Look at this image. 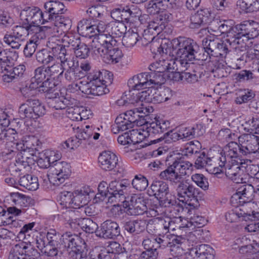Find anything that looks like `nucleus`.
I'll return each instance as SVG.
<instances>
[{
  "label": "nucleus",
  "mask_w": 259,
  "mask_h": 259,
  "mask_svg": "<svg viewBox=\"0 0 259 259\" xmlns=\"http://www.w3.org/2000/svg\"><path fill=\"white\" fill-rule=\"evenodd\" d=\"M168 185L162 181H153L150 187V190H148V194L150 196H154L157 198H161L164 195H168Z\"/></svg>",
  "instance_id": "7c9ffc66"
},
{
  "label": "nucleus",
  "mask_w": 259,
  "mask_h": 259,
  "mask_svg": "<svg viewBox=\"0 0 259 259\" xmlns=\"http://www.w3.org/2000/svg\"><path fill=\"white\" fill-rule=\"evenodd\" d=\"M177 195L180 201L187 203L193 208L198 205V196L199 194V189L196 188L189 180H181L178 183L176 188Z\"/></svg>",
  "instance_id": "39448f33"
},
{
  "label": "nucleus",
  "mask_w": 259,
  "mask_h": 259,
  "mask_svg": "<svg viewBox=\"0 0 259 259\" xmlns=\"http://www.w3.org/2000/svg\"><path fill=\"white\" fill-rule=\"evenodd\" d=\"M255 97L254 93L251 90L244 89L239 92L238 96L235 102L237 104L245 103L251 100Z\"/></svg>",
  "instance_id": "6e6d98bb"
},
{
  "label": "nucleus",
  "mask_w": 259,
  "mask_h": 259,
  "mask_svg": "<svg viewBox=\"0 0 259 259\" xmlns=\"http://www.w3.org/2000/svg\"><path fill=\"white\" fill-rule=\"evenodd\" d=\"M40 14L41 10L38 8H29L22 12L21 16L23 15L26 17L25 20L27 24L39 26V24H41L42 21Z\"/></svg>",
  "instance_id": "c756f323"
},
{
  "label": "nucleus",
  "mask_w": 259,
  "mask_h": 259,
  "mask_svg": "<svg viewBox=\"0 0 259 259\" xmlns=\"http://www.w3.org/2000/svg\"><path fill=\"white\" fill-rule=\"evenodd\" d=\"M22 210L16 207H10L7 211L0 206V226L11 225L15 220V217L19 215Z\"/></svg>",
  "instance_id": "bb28decb"
},
{
  "label": "nucleus",
  "mask_w": 259,
  "mask_h": 259,
  "mask_svg": "<svg viewBox=\"0 0 259 259\" xmlns=\"http://www.w3.org/2000/svg\"><path fill=\"white\" fill-rule=\"evenodd\" d=\"M180 218H170L169 217H165L164 218H161L158 220V227L159 229L163 231V233H166L170 231H174L177 229H181V228L187 227L190 226L186 224L185 227H182L180 224L181 222Z\"/></svg>",
  "instance_id": "5701e85b"
},
{
  "label": "nucleus",
  "mask_w": 259,
  "mask_h": 259,
  "mask_svg": "<svg viewBox=\"0 0 259 259\" xmlns=\"http://www.w3.org/2000/svg\"><path fill=\"white\" fill-rule=\"evenodd\" d=\"M132 184L133 188L137 190L143 191L145 190L148 185L147 179L141 175H136L133 180Z\"/></svg>",
  "instance_id": "0e129e2a"
},
{
  "label": "nucleus",
  "mask_w": 259,
  "mask_h": 259,
  "mask_svg": "<svg viewBox=\"0 0 259 259\" xmlns=\"http://www.w3.org/2000/svg\"><path fill=\"white\" fill-rule=\"evenodd\" d=\"M49 171L52 176L47 175V176L50 183L54 185H59L70 175L71 166L65 161L57 162L51 165Z\"/></svg>",
  "instance_id": "1a4fd4ad"
},
{
  "label": "nucleus",
  "mask_w": 259,
  "mask_h": 259,
  "mask_svg": "<svg viewBox=\"0 0 259 259\" xmlns=\"http://www.w3.org/2000/svg\"><path fill=\"white\" fill-rule=\"evenodd\" d=\"M74 62L72 63L70 66H66L68 68L66 70L64 76L66 80L71 82L73 81L76 79H79L81 78V75L79 74L78 70H76V68L74 67Z\"/></svg>",
  "instance_id": "338daca9"
},
{
  "label": "nucleus",
  "mask_w": 259,
  "mask_h": 259,
  "mask_svg": "<svg viewBox=\"0 0 259 259\" xmlns=\"http://www.w3.org/2000/svg\"><path fill=\"white\" fill-rule=\"evenodd\" d=\"M204 52L207 54L206 57L209 56L225 57L228 53L227 46L226 41L222 40L214 36H207L203 39L202 41ZM207 58L202 60H206Z\"/></svg>",
  "instance_id": "423d86ee"
},
{
  "label": "nucleus",
  "mask_w": 259,
  "mask_h": 259,
  "mask_svg": "<svg viewBox=\"0 0 259 259\" xmlns=\"http://www.w3.org/2000/svg\"><path fill=\"white\" fill-rule=\"evenodd\" d=\"M120 234L118 224L114 221L108 220L101 224L100 230L97 233V236L104 238H113Z\"/></svg>",
  "instance_id": "f3484780"
},
{
  "label": "nucleus",
  "mask_w": 259,
  "mask_h": 259,
  "mask_svg": "<svg viewBox=\"0 0 259 259\" xmlns=\"http://www.w3.org/2000/svg\"><path fill=\"white\" fill-rule=\"evenodd\" d=\"M155 88L151 87L145 91L138 93H133L131 96V111H133L135 113L136 110L138 113H141L138 116L143 118L145 113L147 112V108L144 107L143 100L146 102L151 103L152 97L154 96Z\"/></svg>",
  "instance_id": "6e6552de"
},
{
  "label": "nucleus",
  "mask_w": 259,
  "mask_h": 259,
  "mask_svg": "<svg viewBox=\"0 0 259 259\" xmlns=\"http://www.w3.org/2000/svg\"><path fill=\"white\" fill-rule=\"evenodd\" d=\"M49 77L46 66H43L37 67L34 71V76L31 78L29 88L31 90H36L39 87V84Z\"/></svg>",
  "instance_id": "2f4dec72"
},
{
  "label": "nucleus",
  "mask_w": 259,
  "mask_h": 259,
  "mask_svg": "<svg viewBox=\"0 0 259 259\" xmlns=\"http://www.w3.org/2000/svg\"><path fill=\"white\" fill-rule=\"evenodd\" d=\"M52 31L59 32L58 28H61L64 31H67L71 28L72 21L68 16L61 14L57 16L55 18V22L52 23Z\"/></svg>",
  "instance_id": "c9c22d12"
},
{
  "label": "nucleus",
  "mask_w": 259,
  "mask_h": 259,
  "mask_svg": "<svg viewBox=\"0 0 259 259\" xmlns=\"http://www.w3.org/2000/svg\"><path fill=\"white\" fill-rule=\"evenodd\" d=\"M190 255L193 259H214V250L209 245L200 244L190 249Z\"/></svg>",
  "instance_id": "aec40b11"
},
{
  "label": "nucleus",
  "mask_w": 259,
  "mask_h": 259,
  "mask_svg": "<svg viewBox=\"0 0 259 259\" xmlns=\"http://www.w3.org/2000/svg\"><path fill=\"white\" fill-rule=\"evenodd\" d=\"M24 67L23 65H19L15 67L12 66L11 69L4 70V72H6V73L3 75V80L6 82H10L14 79L22 76L24 71Z\"/></svg>",
  "instance_id": "37998d69"
},
{
  "label": "nucleus",
  "mask_w": 259,
  "mask_h": 259,
  "mask_svg": "<svg viewBox=\"0 0 259 259\" xmlns=\"http://www.w3.org/2000/svg\"><path fill=\"white\" fill-rule=\"evenodd\" d=\"M68 117L72 120L79 121L83 119V117H87L85 116L84 113L88 112L90 113V110L85 109L82 110V111H80V109L78 107L76 108H68Z\"/></svg>",
  "instance_id": "680f3d73"
},
{
  "label": "nucleus",
  "mask_w": 259,
  "mask_h": 259,
  "mask_svg": "<svg viewBox=\"0 0 259 259\" xmlns=\"http://www.w3.org/2000/svg\"><path fill=\"white\" fill-rule=\"evenodd\" d=\"M0 50V73H4V70L11 69L14 62L18 58V54L16 51L10 50Z\"/></svg>",
  "instance_id": "6ab92c4d"
},
{
  "label": "nucleus",
  "mask_w": 259,
  "mask_h": 259,
  "mask_svg": "<svg viewBox=\"0 0 259 259\" xmlns=\"http://www.w3.org/2000/svg\"><path fill=\"white\" fill-rule=\"evenodd\" d=\"M66 66L55 61L46 66L49 76L55 78L62 76Z\"/></svg>",
  "instance_id": "a18cd8bd"
},
{
  "label": "nucleus",
  "mask_w": 259,
  "mask_h": 259,
  "mask_svg": "<svg viewBox=\"0 0 259 259\" xmlns=\"http://www.w3.org/2000/svg\"><path fill=\"white\" fill-rule=\"evenodd\" d=\"M240 205L242 206L239 209L241 211L243 220L253 221L259 219V208L256 202L251 201Z\"/></svg>",
  "instance_id": "b1692460"
},
{
  "label": "nucleus",
  "mask_w": 259,
  "mask_h": 259,
  "mask_svg": "<svg viewBox=\"0 0 259 259\" xmlns=\"http://www.w3.org/2000/svg\"><path fill=\"white\" fill-rule=\"evenodd\" d=\"M30 33L33 34L30 40L34 41L36 44H40V41L46 37L45 32L49 31V32H53L52 26L47 25L44 26H40L35 25H31Z\"/></svg>",
  "instance_id": "72a5a7b5"
},
{
  "label": "nucleus",
  "mask_w": 259,
  "mask_h": 259,
  "mask_svg": "<svg viewBox=\"0 0 259 259\" xmlns=\"http://www.w3.org/2000/svg\"><path fill=\"white\" fill-rule=\"evenodd\" d=\"M201 148V144L198 141H193L187 143L185 146V155H189L198 153Z\"/></svg>",
  "instance_id": "774afa93"
},
{
  "label": "nucleus",
  "mask_w": 259,
  "mask_h": 259,
  "mask_svg": "<svg viewBox=\"0 0 259 259\" xmlns=\"http://www.w3.org/2000/svg\"><path fill=\"white\" fill-rule=\"evenodd\" d=\"M255 192L256 190L252 185H243L232 196L230 201L234 206H238V205L243 204L244 202L252 201Z\"/></svg>",
  "instance_id": "ddd939ff"
},
{
  "label": "nucleus",
  "mask_w": 259,
  "mask_h": 259,
  "mask_svg": "<svg viewBox=\"0 0 259 259\" xmlns=\"http://www.w3.org/2000/svg\"><path fill=\"white\" fill-rule=\"evenodd\" d=\"M148 73L144 72L137 74L133 77L131 82V90L139 91L144 85H148Z\"/></svg>",
  "instance_id": "ea45409f"
},
{
  "label": "nucleus",
  "mask_w": 259,
  "mask_h": 259,
  "mask_svg": "<svg viewBox=\"0 0 259 259\" xmlns=\"http://www.w3.org/2000/svg\"><path fill=\"white\" fill-rule=\"evenodd\" d=\"M78 225L80 226L82 230L87 233H95L97 235V233L99 231L97 230L98 229L97 224L89 218H84L79 221Z\"/></svg>",
  "instance_id": "3c124183"
},
{
  "label": "nucleus",
  "mask_w": 259,
  "mask_h": 259,
  "mask_svg": "<svg viewBox=\"0 0 259 259\" xmlns=\"http://www.w3.org/2000/svg\"><path fill=\"white\" fill-rule=\"evenodd\" d=\"M98 162L101 168L110 171L116 167L118 159L114 153L109 151H104L99 156Z\"/></svg>",
  "instance_id": "412c9836"
},
{
  "label": "nucleus",
  "mask_w": 259,
  "mask_h": 259,
  "mask_svg": "<svg viewBox=\"0 0 259 259\" xmlns=\"http://www.w3.org/2000/svg\"><path fill=\"white\" fill-rule=\"evenodd\" d=\"M131 130V142L134 144L142 142L146 138L160 134L165 132L169 126V122L163 120L152 122L144 129V125H136Z\"/></svg>",
  "instance_id": "7ed1b4c3"
},
{
  "label": "nucleus",
  "mask_w": 259,
  "mask_h": 259,
  "mask_svg": "<svg viewBox=\"0 0 259 259\" xmlns=\"http://www.w3.org/2000/svg\"><path fill=\"white\" fill-rule=\"evenodd\" d=\"M191 180L203 190L208 189L209 183L207 178L201 174H195L191 176Z\"/></svg>",
  "instance_id": "e2e57ef3"
},
{
  "label": "nucleus",
  "mask_w": 259,
  "mask_h": 259,
  "mask_svg": "<svg viewBox=\"0 0 259 259\" xmlns=\"http://www.w3.org/2000/svg\"><path fill=\"white\" fill-rule=\"evenodd\" d=\"M88 81H80L73 83L72 87L76 91L79 90L86 95L102 96L109 92L106 88L107 81L103 79V72L97 71L88 77Z\"/></svg>",
  "instance_id": "f257e3e1"
},
{
  "label": "nucleus",
  "mask_w": 259,
  "mask_h": 259,
  "mask_svg": "<svg viewBox=\"0 0 259 259\" xmlns=\"http://www.w3.org/2000/svg\"><path fill=\"white\" fill-rule=\"evenodd\" d=\"M234 30L236 31V35H240L246 40L255 38L259 35V25L254 22L244 21L236 25Z\"/></svg>",
  "instance_id": "2eb2a0df"
},
{
  "label": "nucleus",
  "mask_w": 259,
  "mask_h": 259,
  "mask_svg": "<svg viewBox=\"0 0 259 259\" xmlns=\"http://www.w3.org/2000/svg\"><path fill=\"white\" fill-rule=\"evenodd\" d=\"M10 198L14 204L18 206L27 207L34 204V200L30 196L18 192L11 193Z\"/></svg>",
  "instance_id": "f704fd0d"
},
{
  "label": "nucleus",
  "mask_w": 259,
  "mask_h": 259,
  "mask_svg": "<svg viewBox=\"0 0 259 259\" xmlns=\"http://www.w3.org/2000/svg\"><path fill=\"white\" fill-rule=\"evenodd\" d=\"M210 20V11L207 9H201L191 16L189 27L191 29H197L209 23Z\"/></svg>",
  "instance_id": "a211bd4d"
},
{
  "label": "nucleus",
  "mask_w": 259,
  "mask_h": 259,
  "mask_svg": "<svg viewBox=\"0 0 259 259\" xmlns=\"http://www.w3.org/2000/svg\"><path fill=\"white\" fill-rule=\"evenodd\" d=\"M173 167L178 171L179 175L182 177L188 175L193 169V164L188 161H175L173 162Z\"/></svg>",
  "instance_id": "de8ad7c7"
},
{
  "label": "nucleus",
  "mask_w": 259,
  "mask_h": 259,
  "mask_svg": "<svg viewBox=\"0 0 259 259\" xmlns=\"http://www.w3.org/2000/svg\"><path fill=\"white\" fill-rule=\"evenodd\" d=\"M18 249L15 251L23 252V254L29 256V258H35L34 256L38 254L37 250L33 248L31 244H28L25 242H21L16 244Z\"/></svg>",
  "instance_id": "864d4df0"
},
{
  "label": "nucleus",
  "mask_w": 259,
  "mask_h": 259,
  "mask_svg": "<svg viewBox=\"0 0 259 259\" xmlns=\"http://www.w3.org/2000/svg\"><path fill=\"white\" fill-rule=\"evenodd\" d=\"M157 52L166 59L169 57H177L178 48L175 46L174 39L171 42L168 40H162L160 45H158L157 47Z\"/></svg>",
  "instance_id": "c85d7f7f"
},
{
  "label": "nucleus",
  "mask_w": 259,
  "mask_h": 259,
  "mask_svg": "<svg viewBox=\"0 0 259 259\" xmlns=\"http://www.w3.org/2000/svg\"><path fill=\"white\" fill-rule=\"evenodd\" d=\"M62 45L64 47H70L73 50L76 48L78 44L81 42L79 37H75L72 33H67L64 35L62 38Z\"/></svg>",
  "instance_id": "13d9d810"
},
{
  "label": "nucleus",
  "mask_w": 259,
  "mask_h": 259,
  "mask_svg": "<svg viewBox=\"0 0 259 259\" xmlns=\"http://www.w3.org/2000/svg\"><path fill=\"white\" fill-rule=\"evenodd\" d=\"M148 79L149 85H151L153 88L155 85L160 86L165 81L163 73H148Z\"/></svg>",
  "instance_id": "bf43d9fd"
},
{
  "label": "nucleus",
  "mask_w": 259,
  "mask_h": 259,
  "mask_svg": "<svg viewBox=\"0 0 259 259\" xmlns=\"http://www.w3.org/2000/svg\"><path fill=\"white\" fill-rule=\"evenodd\" d=\"M4 41L7 45L11 47L12 48L15 49H19L24 44L25 40L22 38H18L17 37L14 35L8 33V32L4 37Z\"/></svg>",
  "instance_id": "5fc2aeb1"
},
{
  "label": "nucleus",
  "mask_w": 259,
  "mask_h": 259,
  "mask_svg": "<svg viewBox=\"0 0 259 259\" xmlns=\"http://www.w3.org/2000/svg\"><path fill=\"white\" fill-rule=\"evenodd\" d=\"M103 55H106V58L109 61V63H116L119 61L120 59L123 56V54L121 50L118 48H110L106 49L104 51V54Z\"/></svg>",
  "instance_id": "8fccbe9b"
},
{
  "label": "nucleus",
  "mask_w": 259,
  "mask_h": 259,
  "mask_svg": "<svg viewBox=\"0 0 259 259\" xmlns=\"http://www.w3.org/2000/svg\"><path fill=\"white\" fill-rule=\"evenodd\" d=\"M18 112L21 118L36 119L45 114L46 108L39 100L28 99L20 106Z\"/></svg>",
  "instance_id": "0eeeda50"
},
{
  "label": "nucleus",
  "mask_w": 259,
  "mask_h": 259,
  "mask_svg": "<svg viewBox=\"0 0 259 259\" xmlns=\"http://www.w3.org/2000/svg\"><path fill=\"white\" fill-rule=\"evenodd\" d=\"M90 200L89 190L83 188L74 192L71 203L75 209L82 208L88 205Z\"/></svg>",
  "instance_id": "a878e982"
},
{
  "label": "nucleus",
  "mask_w": 259,
  "mask_h": 259,
  "mask_svg": "<svg viewBox=\"0 0 259 259\" xmlns=\"http://www.w3.org/2000/svg\"><path fill=\"white\" fill-rule=\"evenodd\" d=\"M212 25L218 27V30L221 33H227V37L231 38L235 35L236 31L234 29L235 26H232V24L229 21H220L218 20H213L211 24Z\"/></svg>",
  "instance_id": "58836bf2"
},
{
  "label": "nucleus",
  "mask_w": 259,
  "mask_h": 259,
  "mask_svg": "<svg viewBox=\"0 0 259 259\" xmlns=\"http://www.w3.org/2000/svg\"><path fill=\"white\" fill-rule=\"evenodd\" d=\"M35 57L37 62L44 64V66L51 64L56 59V55L54 54L53 49L52 51L47 49L40 50L36 52Z\"/></svg>",
  "instance_id": "a19ab883"
},
{
  "label": "nucleus",
  "mask_w": 259,
  "mask_h": 259,
  "mask_svg": "<svg viewBox=\"0 0 259 259\" xmlns=\"http://www.w3.org/2000/svg\"><path fill=\"white\" fill-rule=\"evenodd\" d=\"M241 146L236 142H231L226 145L222 152L218 153L217 157L219 166L223 167L227 162H232L241 160Z\"/></svg>",
  "instance_id": "9d476101"
},
{
  "label": "nucleus",
  "mask_w": 259,
  "mask_h": 259,
  "mask_svg": "<svg viewBox=\"0 0 259 259\" xmlns=\"http://www.w3.org/2000/svg\"><path fill=\"white\" fill-rule=\"evenodd\" d=\"M147 206L141 194H134L131 197V215H141L145 213Z\"/></svg>",
  "instance_id": "393cba45"
},
{
  "label": "nucleus",
  "mask_w": 259,
  "mask_h": 259,
  "mask_svg": "<svg viewBox=\"0 0 259 259\" xmlns=\"http://www.w3.org/2000/svg\"><path fill=\"white\" fill-rule=\"evenodd\" d=\"M125 184V183H123L122 182L118 184V182L116 180L111 181L108 185V201L113 202V198H117V196L120 198L121 200L123 199V201H121L122 207L120 208V211L121 212H124L128 214L130 202L126 200V197L124 196L123 192V190L127 187V185Z\"/></svg>",
  "instance_id": "9b49d317"
},
{
  "label": "nucleus",
  "mask_w": 259,
  "mask_h": 259,
  "mask_svg": "<svg viewBox=\"0 0 259 259\" xmlns=\"http://www.w3.org/2000/svg\"><path fill=\"white\" fill-rule=\"evenodd\" d=\"M217 155L210 157L208 154L203 152L200 154L195 160L194 166L197 169L205 168H208L217 167L219 166V162Z\"/></svg>",
  "instance_id": "4be33fe9"
},
{
  "label": "nucleus",
  "mask_w": 259,
  "mask_h": 259,
  "mask_svg": "<svg viewBox=\"0 0 259 259\" xmlns=\"http://www.w3.org/2000/svg\"><path fill=\"white\" fill-rule=\"evenodd\" d=\"M77 31L79 33L86 37H94L97 35L94 24L87 19H83L78 22Z\"/></svg>",
  "instance_id": "e433bc0d"
},
{
  "label": "nucleus",
  "mask_w": 259,
  "mask_h": 259,
  "mask_svg": "<svg viewBox=\"0 0 259 259\" xmlns=\"http://www.w3.org/2000/svg\"><path fill=\"white\" fill-rule=\"evenodd\" d=\"M31 25L23 23L22 26L16 25L12 29L11 34L17 37L18 38H22L25 40V38L29 35Z\"/></svg>",
  "instance_id": "09e8293b"
},
{
  "label": "nucleus",
  "mask_w": 259,
  "mask_h": 259,
  "mask_svg": "<svg viewBox=\"0 0 259 259\" xmlns=\"http://www.w3.org/2000/svg\"><path fill=\"white\" fill-rule=\"evenodd\" d=\"M54 78L48 77L44 81L42 82L39 84V87L37 88L39 92L47 93L50 94L53 93L55 90L56 83L55 82Z\"/></svg>",
  "instance_id": "4d7b16f0"
},
{
  "label": "nucleus",
  "mask_w": 259,
  "mask_h": 259,
  "mask_svg": "<svg viewBox=\"0 0 259 259\" xmlns=\"http://www.w3.org/2000/svg\"><path fill=\"white\" fill-rule=\"evenodd\" d=\"M53 51L54 52V54L56 55V58L57 57V54H58L57 58H59L60 63L65 66H70L71 64L73 63L72 60L68 57V55L66 53L65 47L63 45H57L55 47H53Z\"/></svg>",
  "instance_id": "c03bdc74"
},
{
  "label": "nucleus",
  "mask_w": 259,
  "mask_h": 259,
  "mask_svg": "<svg viewBox=\"0 0 259 259\" xmlns=\"http://www.w3.org/2000/svg\"><path fill=\"white\" fill-rule=\"evenodd\" d=\"M159 178L163 180L170 182L171 184H177L182 180V177L176 172L173 164L168 166L159 174Z\"/></svg>",
  "instance_id": "4c0bfd02"
},
{
  "label": "nucleus",
  "mask_w": 259,
  "mask_h": 259,
  "mask_svg": "<svg viewBox=\"0 0 259 259\" xmlns=\"http://www.w3.org/2000/svg\"><path fill=\"white\" fill-rule=\"evenodd\" d=\"M174 44L178 48L177 57L179 58L178 62L182 68L187 69L189 62L196 59V55L200 49L199 46L191 38L181 37L174 39Z\"/></svg>",
  "instance_id": "f03ea898"
},
{
  "label": "nucleus",
  "mask_w": 259,
  "mask_h": 259,
  "mask_svg": "<svg viewBox=\"0 0 259 259\" xmlns=\"http://www.w3.org/2000/svg\"><path fill=\"white\" fill-rule=\"evenodd\" d=\"M44 9L52 14L55 18L57 17V16L65 14L67 11V9L63 3L59 1L47 2L44 4Z\"/></svg>",
  "instance_id": "473e14b6"
},
{
  "label": "nucleus",
  "mask_w": 259,
  "mask_h": 259,
  "mask_svg": "<svg viewBox=\"0 0 259 259\" xmlns=\"http://www.w3.org/2000/svg\"><path fill=\"white\" fill-rule=\"evenodd\" d=\"M130 113L126 111L123 113L120 114L115 119L116 127L118 131H124L128 129L130 124Z\"/></svg>",
  "instance_id": "603ef678"
},
{
  "label": "nucleus",
  "mask_w": 259,
  "mask_h": 259,
  "mask_svg": "<svg viewBox=\"0 0 259 259\" xmlns=\"http://www.w3.org/2000/svg\"><path fill=\"white\" fill-rule=\"evenodd\" d=\"M238 141L242 155L254 153L259 157V136L251 134H243L239 137Z\"/></svg>",
  "instance_id": "f8f14e48"
},
{
  "label": "nucleus",
  "mask_w": 259,
  "mask_h": 259,
  "mask_svg": "<svg viewBox=\"0 0 259 259\" xmlns=\"http://www.w3.org/2000/svg\"><path fill=\"white\" fill-rule=\"evenodd\" d=\"M245 39L240 36L236 35L231 38L225 39L226 45L227 46L228 53L230 51L243 52L246 49L247 45L245 42Z\"/></svg>",
  "instance_id": "cd10ccee"
},
{
  "label": "nucleus",
  "mask_w": 259,
  "mask_h": 259,
  "mask_svg": "<svg viewBox=\"0 0 259 259\" xmlns=\"http://www.w3.org/2000/svg\"><path fill=\"white\" fill-rule=\"evenodd\" d=\"M65 249L62 247V246L56 247V245H48L46 247L45 250L42 251V253L48 256H55L57 259H59L58 257H60L61 255ZM61 259V258H59Z\"/></svg>",
  "instance_id": "052dcab7"
},
{
  "label": "nucleus",
  "mask_w": 259,
  "mask_h": 259,
  "mask_svg": "<svg viewBox=\"0 0 259 259\" xmlns=\"http://www.w3.org/2000/svg\"><path fill=\"white\" fill-rule=\"evenodd\" d=\"M116 44V40L110 34H100L94 37L91 46L95 54L102 56L106 49L113 48Z\"/></svg>",
  "instance_id": "4468645a"
},
{
  "label": "nucleus",
  "mask_w": 259,
  "mask_h": 259,
  "mask_svg": "<svg viewBox=\"0 0 259 259\" xmlns=\"http://www.w3.org/2000/svg\"><path fill=\"white\" fill-rule=\"evenodd\" d=\"M60 246L74 259H81L82 255H85L87 246L80 235L70 232L64 233L60 238Z\"/></svg>",
  "instance_id": "20e7f679"
},
{
  "label": "nucleus",
  "mask_w": 259,
  "mask_h": 259,
  "mask_svg": "<svg viewBox=\"0 0 259 259\" xmlns=\"http://www.w3.org/2000/svg\"><path fill=\"white\" fill-rule=\"evenodd\" d=\"M241 165V162L235 161L227 162L224 166L225 167L226 176L237 184L243 183L244 169Z\"/></svg>",
  "instance_id": "dca6fc26"
},
{
  "label": "nucleus",
  "mask_w": 259,
  "mask_h": 259,
  "mask_svg": "<svg viewBox=\"0 0 259 259\" xmlns=\"http://www.w3.org/2000/svg\"><path fill=\"white\" fill-rule=\"evenodd\" d=\"M235 207V209H232L226 213V219L229 222L233 223L239 221H244L241 211L238 206Z\"/></svg>",
  "instance_id": "69168bd1"
},
{
  "label": "nucleus",
  "mask_w": 259,
  "mask_h": 259,
  "mask_svg": "<svg viewBox=\"0 0 259 259\" xmlns=\"http://www.w3.org/2000/svg\"><path fill=\"white\" fill-rule=\"evenodd\" d=\"M237 5L246 13L259 11V0H239Z\"/></svg>",
  "instance_id": "49530a36"
},
{
  "label": "nucleus",
  "mask_w": 259,
  "mask_h": 259,
  "mask_svg": "<svg viewBox=\"0 0 259 259\" xmlns=\"http://www.w3.org/2000/svg\"><path fill=\"white\" fill-rule=\"evenodd\" d=\"M38 178L30 175H26L21 177L19 181L20 186L26 189L33 191L38 188Z\"/></svg>",
  "instance_id": "79ce46f5"
}]
</instances>
